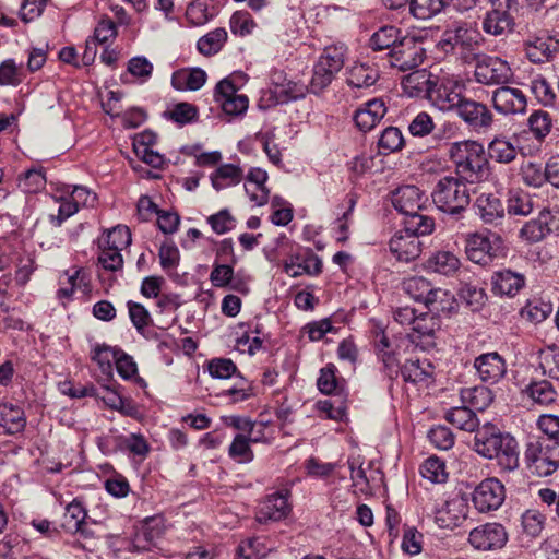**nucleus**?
I'll list each match as a JSON object with an SVG mask.
<instances>
[{
  "label": "nucleus",
  "instance_id": "f257e3e1",
  "mask_svg": "<svg viewBox=\"0 0 559 559\" xmlns=\"http://www.w3.org/2000/svg\"><path fill=\"white\" fill-rule=\"evenodd\" d=\"M474 450L485 459H495L502 471L511 472L519 467L516 440L492 424L487 423L476 430Z\"/></svg>",
  "mask_w": 559,
  "mask_h": 559
},
{
  "label": "nucleus",
  "instance_id": "f03ea898",
  "mask_svg": "<svg viewBox=\"0 0 559 559\" xmlns=\"http://www.w3.org/2000/svg\"><path fill=\"white\" fill-rule=\"evenodd\" d=\"M449 156L457 175L465 181H480L487 176L488 160L484 147L476 141L454 142L449 147Z\"/></svg>",
  "mask_w": 559,
  "mask_h": 559
},
{
  "label": "nucleus",
  "instance_id": "7ed1b4c3",
  "mask_svg": "<svg viewBox=\"0 0 559 559\" xmlns=\"http://www.w3.org/2000/svg\"><path fill=\"white\" fill-rule=\"evenodd\" d=\"M431 197L440 211L456 215L469 204L471 191L464 179L444 176L438 180Z\"/></svg>",
  "mask_w": 559,
  "mask_h": 559
},
{
  "label": "nucleus",
  "instance_id": "20e7f679",
  "mask_svg": "<svg viewBox=\"0 0 559 559\" xmlns=\"http://www.w3.org/2000/svg\"><path fill=\"white\" fill-rule=\"evenodd\" d=\"M528 467L538 476H548L559 466V450L556 441L538 439L528 443L525 451Z\"/></svg>",
  "mask_w": 559,
  "mask_h": 559
},
{
  "label": "nucleus",
  "instance_id": "39448f33",
  "mask_svg": "<svg viewBox=\"0 0 559 559\" xmlns=\"http://www.w3.org/2000/svg\"><path fill=\"white\" fill-rule=\"evenodd\" d=\"M484 38L476 24L469 22H454L442 35L439 46L445 52L461 48L473 51L480 46Z\"/></svg>",
  "mask_w": 559,
  "mask_h": 559
},
{
  "label": "nucleus",
  "instance_id": "423d86ee",
  "mask_svg": "<svg viewBox=\"0 0 559 559\" xmlns=\"http://www.w3.org/2000/svg\"><path fill=\"white\" fill-rule=\"evenodd\" d=\"M426 57L423 41L415 36L405 35L389 52V63L400 71H408L419 67Z\"/></svg>",
  "mask_w": 559,
  "mask_h": 559
},
{
  "label": "nucleus",
  "instance_id": "0eeeda50",
  "mask_svg": "<svg viewBox=\"0 0 559 559\" xmlns=\"http://www.w3.org/2000/svg\"><path fill=\"white\" fill-rule=\"evenodd\" d=\"M475 80L484 85L504 84L512 78V71L507 61L492 56L481 55L476 58Z\"/></svg>",
  "mask_w": 559,
  "mask_h": 559
},
{
  "label": "nucleus",
  "instance_id": "6e6552de",
  "mask_svg": "<svg viewBox=\"0 0 559 559\" xmlns=\"http://www.w3.org/2000/svg\"><path fill=\"white\" fill-rule=\"evenodd\" d=\"M508 542V533L503 525L488 522L476 526L469 532V545L480 551H490L502 548Z\"/></svg>",
  "mask_w": 559,
  "mask_h": 559
},
{
  "label": "nucleus",
  "instance_id": "1a4fd4ad",
  "mask_svg": "<svg viewBox=\"0 0 559 559\" xmlns=\"http://www.w3.org/2000/svg\"><path fill=\"white\" fill-rule=\"evenodd\" d=\"M462 88L463 85L460 81L443 79L439 83L432 84L428 99L441 111H456L464 98Z\"/></svg>",
  "mask_w": 559,
  "mask_h": 559
},
{
  "label": "nucleus",
  "instance_id": "9d476101",
  "mask_svg": "<svg viewBox=\"0 0 559 559\" xmlns=\"http://www.w3.org/2000/svg\"><path fill=\"white\" fill-rule=\"evenodd\" d=\"M492 10L486 14L483 29L493 36L511 31L513 19L511 11L516 10V0H490Z\"/></svg>",
  "mask_w": 559,
  "mask_h": 559
},
{
  "label": "nucleus",
  "instance_id": "9b49d317",
  "mask_svg": "<svg viewBox=\"0 0 559 559\" xmlns=\"http://www.w3.org/2000/svg\"><path fill=\"white\" fill-rule=\"evenodd\" d=\"M214 96L223 111L229 116L243 115L248 109L247 95L238 93V88L229 78L217 83Z\"/></svg>",
  "mask_w": 559,
  "mask_h": 559
},
{
  "label": "nucleus",
  "instance_id": "f8f14e48",
  "mask_svg": "<svg viewBox=\"0 0 559 559\" xmlns=\"http://www.w3.org/2000/svg\"><path fill=\"white\" fill-rule=\"evenodd\" d=\"M504 498V486L497 478L483 480L473 492V503L479 512L497 510Z\"/></svg>",
  "mask_w": 559,
  "mask_h": 559
},
{
  "label": "nucleus",
  "instance_id": "ddd939ff",
  "mask_svg": "<svg viewBox=\"0 0 559 559\" xmlns=\"http://www.w3.org/2000/svg\"><path fill=\"white\" fill-rule=\"evenodd\" d=\"M491 103L495 110L501 115L524 114L527 99L522 90L510 86H501L492 92Z\"/></svg>",
  "mask_w": 559,
  "mask_h": 559
},
{
  "label": "nucleus",
  "instance_id": "4468645a",
  "mask_svg": "<svg viewBox=\"0 0 559 559\" xmlns=\"http://www.w3.org/2000/svg\"><path fill=\"white\" fill-rule=\"evenodd\" d=\"M455 112L474 130H487L493 122V115L489 108L474 99L464 97Z\"/></svg>",
  "mask_w": 559,
  "mask_h": 559
},
{
  "label": "nucleus",
  "instance_id": "2eb2a0df",
  "mask_svg": "<svg viewBox=\"0 0 559 559\" xmlns=\"http://www.w3.org/2000/svg\"><path fill=\"white\" fill-rule=\"evenodd\" d=\"M469 507L464 497L456 496L437 510L435 521L441 528L453 530L462 524L468 516Z\"/></svg>",
  "mask_w": 559,
  "mask_h": 559
},
{
  "label": "nucleus",
  "instance_id": "dca6fc26",
  "mask_svg": "<svg viewBox=\"0 0 559 559\" xmlns=\"http://www.w3.org/2000/svg\"><path fill=\"white\" fill-rule=\"evenodd\" d=\"M525 52L533 63L549 61L559 49V40L548 35H533L524 41Z\"/></svg>",
  "mask_w": 559,
  "mask_h": 559
},
{
  "label": "nucleus",
  "instance_id": "f3484780",
  "mask_svg": "<svg viewBox=\"0 0 559 559\" xmlns=\"http://www.w3.org/2000/svg\"><path fill=\"white\" fill-rule=\"evenodd\" d=\"M426 202V195L416 186L401 187L392 197L393 206L404 216L421 211Z\"/></svg>",
  "mask_w": 559,
  "mask_h": 559
},
{
  "label": "nucleus",
  "instance_id": "a211bd4d",
  "mask_svg": "<svg viewBox=\"0 0 559 559\" xmlns=\"http://www.w3.org/2000/svg\"><path fill=\"white\" fill-rule=\"evenodd\" d=\"M435 367L424 358L412 357L401 367V374L406 382L428 386L433 381Z\"/></svg>",
  "mask_w": 559,
  "mask_h": 559
},
{
  "label": "nucleus",
  "instance_id": "6ab92c4d",
  "mask_svg": "<svg viewBox=\"0 0 559 559\" xmlns=\"http://www.w3.org/2000/svg\"><path fill=\"white\" fill-rule=\"evenodd\" d=\"M392 254L402 262L416 260L421 253V242L412 234L396 233L389 242Z\"/></svg>",
  "mask_w": 559,
  "mask_h": 559
},
{
  "label": "nucleus",
  "instance_id": "aec40b11",
  "mask_svg": "<svg viewBox=\"0 0 559 559\" xmlns=\"http://www.w3.org/2000/svg\"><path fill=\"white\" fill-rule=\"evenodd\" d=\"M164 533L163 521L159 518H147L132 540L135 551H150Z\"/></svg>",
  "mask_w": 559,
  "mask_h": 559
},
{
  "label": "nucleus",
  "instance_id": "412c9836",
  "mask_svg": "<svg viewBox=\"0 0 559 559\" xmlns=\"http://www.w3.org/2000/svg\"><path fill=\"white\" fill-rule=\"evenodd\" d=\"M474 367L484 382L496 383L506 373L504 360L496 352L478 356L474 361Z\"/></svg>",
  "mask_w": 559,
  "mask_h": 559
},
{
  "label": "nucleus",
  "instance_id": "4be33fe9",
  "mask_svg": "<svg viewBox=\"0 0 559 559\" xmlns=\"http://www.w3.org/2000/svg\"><path fill=\"white\" fill-rule=\"evenodd\" d=\"M284 271L290 277H298L304 274L314 276L322 271V261L312 252L292 255L284 263Z\"/></svg>",
  "mask_w": 559,
  "mask_h": 559
},
{
  "label": "nucleus",
  "instance_id": "5701e85b",
  "mask_svg": "<svg viewBox=\"0 0 559 559\" xmlns=\"http://www.w3.org/2000/svg\"><path fill=\"white\" fill-rule=\"evenodd\" d=\"M386 106L383 99L373 98L356 110L354 120L362 132L373 129L385 116Z\"/></svg>",
  "mask_w": 559,
  "mask_h": 559
},
{
  "label": "nucleus",
  "instance_id": "b1692460",
  "mask_svg": "<svg viewBox=\"0 0 559 559\" xmlns=\"http://www.w3.org/2000/svg\"><path fill=\"white\" fill-rule=\"evenodd\" d=\"M290 510L287 495L276 492L267 496L260 504L257 519L260 523L267 521H280L284 519Z\"/></svg>",
  "mask_w": 559,
  "mask_h": 559
},
{
  "label": "nucleus",
  "instance_id": "393cba45",
  "mask_svg": "<svg viewBox=\"0 0 559 559\" xmlns=\"http://www.w3.org/2000/svg\"><path fill=\"white\" fill-rule=\"evenodd\" d=\"M515 136L497 135L488 145L489 157L500 164L512 163L520 151Z\"/></svg>",
  "mask_w": 559,
  "mask_h": 559
},
{
  "label": "nucleus",
  "instance_id": "a878e982",
  "mask_svg": "<svg viewBox=\"0 0 559 559\" xmlns=\"http://www.w3.org/2000/svg\"><path fill=\"white\" fill-rule=\"evenodd\" d=\"M492 290L501 296H515L525 285L523 274L511 270L496 272L491 277Z\"/></svg>",
  "mask_w": 559,
  "mask_h": 559
},
{
  "label": "nucleus",
  "instance_id": "bb28decb",
  "mask_svg": "<svg viewBox=\"0 0 559 559\" xmlns=\"http://www.w3.org/2000/svg\"><path fill=\"white\" fill-rule=\"evenodd\" d=\"M554 216L548 210L539 212L538 216L528 221L520 230V237L527 242H538L551 231Z\"/></svg>",
  "mask_w": 559,
  "mask_h": 559
},
{
  "label": "nucleus",
  "instance_id": "cd10ccee",
  "mask_svg": "<svg viewBox=\"0 0 559 559\" xmlns=\"http://www.w3.org/2000/svg\"><path fill=\"white\" fill-rule=\"evenodd\" d=\"M465 251L467 258L477 264H486L495 255L490 237L483 233L467 236Z\"/></svg>",
  "mask_w": 559,
  "mask_h": 559
},
{
  "label": "nucleus",
  "instance_id": "c85d7f7f",
  "mask_svg": "<svg viewBox=\"0 0 559 559\" xmlns=\"http://www.w3.org/2000/svg\"><path fill=\"white\" fill-rule=\"evenodd\" d=\"M476 214L485 224L497 225L504 216L501 200L493 194L483 193L475 202Z\"/></svg>",
  "mask_w": 559,
  "mask_h": 559
},
{
  "label": "nucleus",
  "instance_id": "c756f323",
  "mask_svg": "<svg viewBox=\"0 0 559 559\" xmlns=\"http://www.w3.org/2000/svg\"><path fill=\"white\" fill-rule=\"evenodd\" d=\"M26 426L24 411L12 404H0V436L22 432Z\"/></svg>",
  "mask_w": 559,
  "mask_h": 559
},
{
  "label": "nucleus",
  "instance_id": "7c9ffc66",
  "mask_svg": "<svg viewBox=\"0 0 559 559\" xmlns=\"http://www.w3.org/2000/svg\"><path fill=\"white\" fill-rule=\"evenodd\" d=\"M245 178L243 170L235 164L219 165L211 175L212 187L221 191L239 185Z\"/></svg>",
  "mask_w": 559,
  "mask_h": 559
},
{
  "label": "nucleus",
  "instance_id": "2f4dec72",
  "mask_svg": "<svg viewBox=\"0 0 559 559\" xmlns=\"http://www.w3.org/2000/svg\"><path fill=\"white\" fill-rule=\"evenodd\" d=\"M431 74L426 70H416L405 75L402 80V88L409 97L421 95L429 96L432 87Z\"/></svg>",
  "mask_w": 559,
  "mask_h": 559
},
{
  "label": "nucleus",
  "instance_id": "473e14b6",
  "mask_svg": "<svg viewBox=\"0 0 559 559\" xmlns=\"http://www.w3.org/2000/svg\"><path fill=\"white\" fill-rule=\"evenodd\" d=\"M206 82V73L200 68L180 69L173 73L171 85L178 91H197Z\"/></svg>",
  "mask_w": 559,
  "mask_h": 559
},
{
  "label": "nucleus",
  "instance_id": "72a5a7b5",
  "mask_svg": "<svg viewBox=\"0 0 559 559\" xmlns=\"http://www.w3.org/2000/svg\"><path fill=\"white\" fill-rule=\"evenodd\" d=\"M379 79L377 69L368 63H354L347 70L346 82L353 87H369L373 85Z\"/></svg>",
  "mask_w": 559,
  "mask_h": 559
},
{
  "label": "nucleus",
  "instance_id": "f704fd0d",
  "mask_svg": "<svg viewBox=\"0 0 559 559\" xmlns=\"http://www.w3.org/2000/svg\"><path fill=\"white\" fill-rule=\"evenodd\" d=\"M460 266V259L450 251H438L427 261V267L429 270L447 276L455 274Z\"/></svg>",
  "mask_w": 559,
  "mask_h": 559
},
{
  "label": "nucleus",
  "instance_id": "c9c22d12",
  "mask_svg": "<svg viewBox=\"0 0 559 559\" xmlns=\"http://www.w3.org/2000/svg\"><path fill=\"white\" fill-rule=\"evenodd\" d=\"M461 400L469 408L484 411L492 403L493 396L486 386H473L461 390Z\"/></svg>",
  "mask_w": 559,
  "mask_h": 559
},
{
  "label": "nucleus",
  "instance_id": "e433bc0d",
  "mask_svg": "<svg viewBox=\"0 0 559 559\" xmlns=\"http://www.w3.org/2000/svg\"><path fill=\"white\" fill-rule=\"evenodd\" d=\"M445 418L453 426L457 427L461 430L475 432L479 427V421L473 411L465 406L454 407L450 409Z\"/></svg>",
  "mask_w": 559,
  "mask_h": 559
},
{
  "label": "nucleus",
  "instance_id": "4c0bfd02",
  "mask_svg": "<svg viewBox=\"0 0 559 559\" xmlns=\"http://www.w3.org/2000/svg\"><path fill=\"white\" fill-rule=\"evenodd\" d=\"M403 38L401 29L395 26H382L370 38V47L373 50H393L400 39Z\"/></svg>",
  "mask_w": 559,
  "mask_h": 559
},
{
  "label": "nucleus",
  "instance_id": "58836bf2",
  "mask_svg": "<svg viewBox=\"0 0 559 559\" xmlns=\"http://www.w3.org/2000/svg\"><path fill=\"white\" fill-rule=\"evenodd\" d=\"M404 233L412 234L414 237L425 236L432 233L435 228L433 219L418 211L417 213L405 216L403 221Z\"/></svg>",
  "mask_w": 559,
  "mask_h": 559
},
{
  "label": "nucleus",
  "instance_id": "ea45409f",
  "mask_svg": "<svg viewBox=\"0 0 559 559\" xmlns=\"http://www.w3.org/2000/svg\"><path fill=\"white\" fill-rule=\"evenodd\" d=\"M526 393L534 404L540 406H548L555 403L558 396L551 383L546 380L530 384L526 389Z\"/></svg>",
  "mask_w": 559,
  "mask_h": 559
},
{
  "label": "nucleus",
  "instance_id": "a19ab883",
  "mask_svg": "<svg viewBox=\"0 0 559 559\" xmlns=\"http://www.w3.org/2000/svg\"><path fill=\"white\" fill-rule=\"evenodd\" d=\"M228 455L239 464H247L253 461L254 453L251 449V442L245 433H237L234 437L228 448Z\"/></svg>",
  "mask_w": 559,
  "mask_h": 559
},
{
  "label": "nucleus",
  "instance_id": "79ce46f5",
  "mask_svg": "<svg viewBox=\"0 0 559 559\" xmlns=\"http://www.w3.org/2000/svg\"><path fill=\"white\" fill-rule=\"evenodd\" d=\"M454 304V296L442 288H431L426 297L424 305L433 312H448L451 310Z\"/></svg>",
  "mask_w": 559,
  "mask_h": 559
},
{
  "label": "nucleus",
  "instance_id": "37998d69",
  "mask_svg": "<svg viewBox=\"0 0 559 559\" xmlns=\"http://www.w3.org/2000/svg\"><path fill=\"white\" fill-rule=\"evenodd\" d=\"M345 53L346 47L344 45L329 46L323 50L318 63L336 74L344 66Z\"/></svg>",
  "mask_w": 559,
  "mask_h": 559
},
{
  "label": "nucleus",
  "instance_id": "c03bdc74",
  "mask_svg": "<svg viewBox=\"0 0 559 559\" xmlns=\"http://www.w3.org/2000/svg\"><path fill=\"white\" fill-rule=\"evenodd\" d=\"M23 64L14 59H5L0 63V86H19L24 80Z\"/></svg>",
  "mask_w": 559,
  "mask_h": 559
},
{
  "label": "nucleus",
  "instance_id": "a18cd8bd",
  "mask_svg": "<svg viewBox=\"0 0 559 559\" xmlns=\"http://www.w3.org/2000/svg\"><path fill=\"white\" fill-rule=\"evenodd\" d=\"M449 0H412L411 13L419 20H428L440 13Z\"/></svg>",
  "mask_w": 559,
  "mask_h": 559
},
{
  "label": "nucleus",
  "instance_id": "49530a36",
  "mask_svg": "<svg viewBox=\"0 0 559 559\" xmlns=\"http://www.w3.org/2000/svg\"><path fill=\"white\" fill-rule=\"evenodd\" d=\"M379 150L382 154H391L402 150L404 146V138L399 128L389 127L383 130L378 142Z\"/></svg>",
  "mask_w": 559,
  "mask_h": 559
},
{
  "label": "nucleus",
  "instance_id": "de8ad7c7",
  "mask_svg": "<svg viewBox=\"0 0 559 559\" xmlns=\"http://www.w3.org/2000/svg\"><path fill=\"white\" fill-rule=\"evenodd\" d=\"M131 243V233L127 226H116L108 230L107 235L99 240V246H108L116 250H123Z\"/></svg>",
  "mask_w": 559,
  "mask_h": 559
},
{
  "label": "nucleus",
  "instance_id": "09e8293b",
  "mask_svg": "<svg viewBox=\"0 0 559 559\" xmlns=\"http://www.w3.org/2000/svg\"><path fill=\"white\" fill-rule=\"evenodd\" d=\"M227 39L224 28H216L198 40V49L201 53L210 56L216 53Z\"/></svg>",
  "mask_w": 559,
  "mask_h": 559
},
{
  "label": "nucleus",
  "instance_id": "8fccbe9b",
  "mask_svg": "<svg viewBox=\"0 0 559 559\" xmlns=\"http://www.w3.org/2000/svg\"><path fill=\"white\" fill-rule=\"evenodd\" d=\"M269 550L261 538H249L238 546L237 559H262Z\"/></svg>",
  "mask_w": 559,
  "mask_h": 559
},
{
  "label": "nucleus",
  "instance_id": "3c124183",
  "mask_svg": "<svg viewBox=\"0 0 559 559\" xmlns=\"http://www.w3.org/2000/svg\"><path fill=\"white\" fill-rule=\"evenodd\" d=\"M85 518L86 511L83 506L78 501H72L66 508L62 526L69 532H76L81 528Z\"/></svg>",
  "mask_w": 559,
  "mask_h": 559
},
{
  "label": "nucleus",
  "instance_id": "603ef678",
  "mask_svg": "<svg viewBox=\"0 0 559 559\" xmlns=\"http://www.w3.org/2000/svg\"><path fill=\"white\" fill-rule=\"evenodd\" d=\"M420 474L431 483H444L448 478L444 463L435 456L427 459L420 467Z\"/></svg>",
  "mask_w": 559,
  "mask_h": 559
},
{
  "label": "nucleus",
  "instance_id": "864d4df0",
  "mask_svg": "<svg viewBox=\"0 0 559 559\" xmlns=\"http://www.w3.org/2000/svg\"><path fill=\"white\" fill-rule=\"evenodd\" d=\"M430 288L431 284L421 276L409 277L403 282L404 292L414 300L423 304L425 302Z\"/></svg>",
  "mask_w": 559,
  "mask_h": 559
},
{
  "label": "nucleus",
  "instance_id": "5fc2aeb1",
  "mask_svg": "<svg viewBox=\"0 0 559 559\" xmlns=\"http://www.w3.org/2000/svg\"><path fill=\"white\" fill-rule=\"evenodd\" d=\"M117 35L118 31L116 23L108 16H102L95 26L93 36L90 38L95 44L104 45L111 43Z\"/></svg>",
  "mask_w": 559,
  "mask_h": 559
},
{
  "label": "nucleus",
  "instance_id": "6e6d98bb",
  "mask_svg": "<svg viewBox=\"0 0 559 559\" xmlns=\"http://www.w3.org/2000/svg\"><path fill=\"white\" fill-rule=\"evenodd\" d=\"M435 128L432 116L426 111L418 112L408 124V131L415 138H425L431 134Z\"/></svg>",
  "mask_w": 559,
  "mask_h": 559
},
{
  "label": "nucleus",
  "instance_id": "4d7b16f0",
  "mask_svg": "<svg viewBox=\"0 0 559 559\" xmlns=\"http://www.w3.org/2000/svg\"><path fill=\"white\" fill-rule=\"evenodd\" d=\"M528 127L536 139H544L551 130L550 115L543 110L534 111L528 118Z\"/></svg>",
  "mask_w": 559,
  "mask_h": 559
},
{
  "label": "nucleus",
  "instance_id": "13d9d810",
  "mask_svg": "<svg viewBox=\"0 0 559 559\" xmlns=\"http://www.w3.org/2000/svg\"><path fill=\"white\" fill-rule=\"evenodd\" d=\"M521 176L523 181L531 187H540L547 180L546 167L542 164L527 162L521 167Z\"/></svg>",
  "mask_w": 559,
  "mask_h": 559
},
{
  "label": "nucleus",
  "instance_id": "bf43d9fd",
  "mask_svg": "<svg viewBox=\"0 0 559 559\" xmlns=\"http://www.w3.org/2000/svg\"><path fill=\"white\" fill-rule=\"evenodd\" d=\"M130 320L139 333L151 325L152 318L148 310L140 302L128 301L127 304Z\"/></svg>",
  "mask_w": 559,
  "mask_h": 559
},
{
  "label": "nucleus",
  "instance_id": "052dcab7",
  "mask_svg": "<svg viewBox=\"0 0 559 559\" xmlns=\"http://www.w3.org/2000/svg\"><path fill=\"white\" fill-rule=\"evenodd\" d=\"M317 385L323 394L341 395L343 391V388L337 383L333 366H326L321 369Z\"/></svg>",
  "mask_w": 559,
  "mask_h": 559
},
{
  "label": "nucleus",
  "instance_id": "680f3d73",
  "mask_svg": "<svg viewBox=\"0 0 559 559\" xmlns=\"http://www.w3.org/2000/svg\"><path fill=\"white\" fill-rule=\"evenodd\" d=\"M120 353L119 348L110 347L106 344L96 345L93 349L92 359L97 362L104 372L111 371V361L117 359Z\"/></svg>",
  "mask_w": 559,
  "mask_h": 559
},
{
  "label": "nucleus",
  "instance_id": "e2e57ef3",
  "mask_svg": "<svg viewBox=\"0 0 559 559\" xmlns=\"http://www.w3.org/2000/svg\"><path fill=\"white\" fill-rule=\"evenodd\" d=\"M539 366L544 374L559 379V349L547 348L539 354Z\"/></svg>",
  "mask_w": 559,
  "mask_h": 559
},
{
  "label": "nucleus",
  "instance_id": "0e129e2a",
  "mask_svg": "<svg viewBox=\"0 0 559 559\" xmlns=\"http://www.w3.org/2000/svg\"><path fill=\"white\" fill-rule=\"evenodd\" d=\"M552 312V307L549 302L532 301L526 305L522 310V316L534 323L546 320Z\"/></svg>",
  "mask_w": 559,
  "mask_h": 559
},
{
  "label": "nucleus",
  "instance_id": "69168bd1",
  "mask_svg": "<svg viewBox=\"0 0 559 559\" xmlns=\"http://www.w3.org/2000/svg\"><path fill=\"white\" fill-rule=\"evenodd\" d=\"M531 90L540 104L545 106L554 104L556 95L546 79L542 76L535 78L531 83Z\"/></svg>",
  "mask_w": 559,
  "mask_h": 559
},
{
  "label": "nucleus",
  "instance_id": "338daca9",
  "mask_svg": "<svg viewBox=\"0 0 559 559\" xmlns=\"http://www.w3.org/2000/svg\"><path fill=\"white\" fill-rule=\"evenodd\" d=\"M104 390L105 393L102 399L108 407L126 415L132 414L133 406L127 399L122 397L116 390L109 386H106Z\"/></svg>",
  "mask_w": 559,
  "mask_h": 559
},
{
  "label": "nucleus",
  "instance_id": "774afa93",
  "mask_svg": "<svg viewBox=\"0 0 559 559\" xmlns=\"http://www.w3.org/2000/svg\"><path fill=\"white\" fill-rule=\"evenodd\" d=\"M254 26L255 23L247 11H237L230 17V29L234 34L248 35Z\"/></svg>",
  "mask_w": 559,
  "mask_h": 559
}]
</instances>
